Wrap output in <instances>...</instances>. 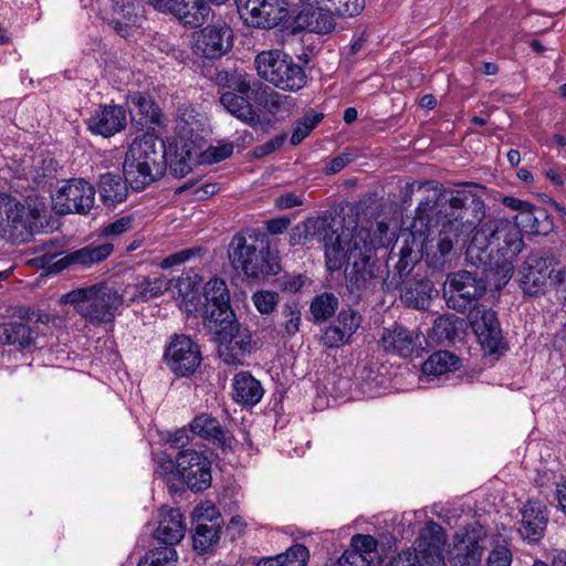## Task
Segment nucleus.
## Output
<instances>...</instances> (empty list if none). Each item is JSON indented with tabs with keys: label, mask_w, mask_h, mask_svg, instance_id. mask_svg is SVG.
I'll list each match as a JSON object with an SVG mask.
<instances>
[{
	"label": "nucleus",
	"mask_w": 566,
	"mask_h": 566,
	"mask_svg": "<svg viewBox=\"0 0 566 566\" xmlns=\"http://www.w3.org/2000/svg\"><path fill=\"white\" fill-rule=\"evenodd\" d=\"M484 217V202L468 189L441 195L434 206L421 202L410 226L407 245L400 250L399 275L409 272L419 254L429 266L441 270L451 261L453 247L467 237Z\"/></svg>",
	"instance_id": "obj_1"
},
{
	"label": "nucleus",
	"mask_w": 566,
	"mask_h": 566,
	"mask_svg": "<svg viewBox=\"0 0 566 566\" xmlns=\"http://www.w3.org/2000/svg\"><path fill=\"white\" fill-rule=\"evenodd\" d=\"M303 235L305 240L318 239L324 242L328 271H338L345 262L348 263L345 270L346 287L354 296L360 297L374 291L382 281L384 270L371 259L376 244L381 242L371 239L366 228H343L338 232L332 219L318 217L303 222Z\"/></svg>",
	"instance_id": "obj_2"
},
{
	"label": "nucleus",
	"mask_w": 566,
	"mask_h": 566,
	"mask_svg": "<svg viewBox=\"0 0 566 566\" xmlns=\"http://www.w3.org/2000/svg\"><path fill=\"white\" fill-rule=\"evenodd\" d=\"M524 247L521 229L512 221L500 219L479 229L467 248V261L493 274L501 289L514 273V261Z\"/></svg>",
	"instance_id": "obj_3"
},
{
	"label": "nucleus",
	"mask_w": 566,
	"mask_h": 566,
	"mask_svg": "<svg viewBox=\"0 0 566 566\" xmlns=\"http://www.w3.org/2000/svg\"><path fill=\"white\" fill-rule=\"evenodd\" d=\"M179 307L188 314H201L207 327H216L222 318L234 315L230 306V292L222 279L213 277L203 286L202 295L197 294L195 283L189 276H181L176 282Z\"/></svg>",
	"instance_id": "obj_4"
},
{
	"label": "nucleus",
	"mask_w": 566,
	"mask_h": 566,
	"mask_svg": "<svg viewBox=\"0 0 566 566\" xmlns=\"http://www.w3.org/2000/svg\"><path fill=\"white\" fill-rule=\"evenodd\" d=\"M165 146L154 135L145 134L129 145L123 169L134 190H144L166 171Z\"/></svg>",
	"instance_id": "obj_5"
},
{
	"label": "nucleus",
	"mask_w": 566,
	"mask_h": 566,
	"mask_svg": "<svg viewBox=\"0 0 566 566\" xmlns=\"http://www.w3.org/2000/svg\"><path fill=\"white\" fill-rule=\"evenodd\" d=\"M61 302L72 304L85 322L101 325L114 321L123 304V295L114 287L101 283L75 289L62 295Z\"/></svg>",
	"instance_id": "obj_6"
},
{
	"label": "nucleus",
	"mask_w": 566,
	"mask_h": 566,
	"mask_svg": "<svg viewBox=\"0 0 566 566\" xmlns=\"http://www.w3.org/2000/svg\"><path fill=\"white\" fill-rule=\"evenodd\" d=\"M229 259L237 271L252 279L276 274L281 269L277 255L271 251L269 243L251 235L233 237Z\"/></svg>",
	"instance_id": "obj_7"
},
{
	"label": "nucleus",
	"mask_w": 566,
	"mask_h": 566,
	"mask_svg": "<svg viewBox=\"0 0 566 566\" xmlns=\"http://www.w3.org/2000/svg\"><path fill=\"white\" fill-rule=\"evenodd\" d=\"M254 67L262 80L282 91L297 92L307 83L304 69L290 54L279 49L258 53Z\"/></svg>",
	"instance_id": "obj_8"
},
{
	"label": "nucleus",
	"mask_w": 566,
	"mask_h": 566,
	"mask_svg": "<svg viewBox=\"0 0 566 566\" xmlns=\"http://www.w3.org/2000/svg\"><path fill=\"white\" fill-rule=\"evenodd\" d=\"M208 328L217 337L220 358L228 365L242 364L245 355L252 349V335L237 322L235 315L222 318L216 327Z\"/></svg>",
	"instance_id": "obj_9"
},
{
	"label": "nucleus",
	"mask_w": 566,
	"mask_h": 566,
	"mask_svg": "<svg viewBox=\"0 0 566 566\" xmlns=\"http://www.w3.org/2000/svg\"><path fill=\"white\" fill-rule=\"evenodd\" d=\"M44 211L43 201L28 197L22 203L11 196L0 193V229L10 235H14L15 231L21 234L31 231Z\"/></svg>",
	"instance_id": "obj_10"
},
{
	"label": "nucleus",
	"mask_w": 566,
	"mask_h": 566,
	"mask_svg": "<svg viewBox=\"0 0 566 566\" xmlns=\"http://www.w3.org/2000/svg\"><path fill=\"white\" fill-rule=\"evenodd\" d=\"M447 536L436 522H428L420 531L412 551L399 554V562H411L413 566H447L442 555Z\"/></svg>",
	"instance_id": "obj_11"
},
{
	"label": "nucleus",
	"mask_w": 566,
	"mask_h": 566,
	"mask_svg": "<svg viewBox=\"0 0 566 566\" xmlns=\"http://www.w3.org/2000/svg\"><path fill=\"white\" fill-rule=\"evenodd\" d=\"M486 284L476 273L458 271L448 276L443 295L450 308L463 312L484 295Z\"/></svg>",
	"instance_id": "obj_12"
},
{
	"label": "nucleus",
	"mask_w": 566,
	"mask_h": 566,
	"mask_svg": "<svg viewBox=\"0 0 566 566\" xmlns=\"http://www.w3.org/2000/svg\"><path fill=\"white\" fill-rule=\"evenodd\" d=\"M53 209L60 213H88L95 203V188L84 179H71L52 196Z\"/></svg>",
	"instance_id": "obj_13"
},
{
	"label": "nucleus",
	"mask_w": 566,
	"mask_h": 566,
	"mask_svg": "<svg viewBox=\"0 0 566 566\" xmlns=\"http://www.w3.org/2000/svg\"><path fill=\"white\" fill-rule=\"evenodd\" d=\"M486 530L471 524L455 533L450 562L452 566H480L485 548Z\"/></svg>",
	"instance_id": "obj_14"
},
{
	"label": "nucleus",
	"mask_w": 566,
	"mask_h": 566,
	"mask_svg": "<svg viewBox=\"0 0 566 566\" xmlns=\"http://www.w3.org/2000/svg\"><path fill=\"white\" fill-rule=\"evenodd\" d=\"M164 359L177 376L192 375L201 363L199 346L186 335H175L167 344Z\"/></svg>",
	"instance_id": "obj_15"
},
{
	"label": "nucleus",
	"mask_w": 566,
	"mask_h": 566,
	"mask_svg": "<svg viewBox=\"0 0 566 566\" xmlns=\"http://www.w3.org/2000/svg\"><path fill=\"white\" fill-rule=\"evenodd\" d=\"M180 479L192 491L200 492L211 485V462L203 452L184 449L178 453Z\"/></svg>",
	"instance_id": "obj_16"
},
{
	"label": "nucleus",
	"mask_w": 566,
	"mask_h": 566,
	"mask_svg": "<svg viewBox=\"0 0 566 566\" xmlns=\"http://www.w3.org/2000/svg\"><path fill=\"white\" fill-rule=\"evenodd\" d=\"M471 327L481 346L489 353L497 352L503 343L502 332L495 312L475 307L469 315Z\"/></svg>",
	"instance_id": "obj_17"
},
{
	"label": "nucleus",
	"mask_w": 566,
	"mask_h": 566,
	"mask_svg": "<svg viewBox=\"0 0 566 566\" xmlns=\"http://www.w3.org/2000/svg\"><path fill=\"white\" fill-rule=\"evenodd\" d=\"M113 250L114 245L112 243H103L98 245L90 244L66 254L55 255L52 258L55 259V261L52 263H49L48 261L46 265L50 271L55 273L61 272L71 265L88 268L106 260L112 254Z\"/></svg>",
	"instance_id": "obj_18"
},
{
	"label": "nucleus",
	"mask_w": 566,
	"mask_h": 566,
	"mask_svg": "<svg viewBox=\"0 0 566 566\" xmlns=\"http://www.w3.org/2000/svg\"><path fill=\"white\" fill-rule=\"evenodd\" d=\"M232 32L224 22L207 25L195 35V48L207 59L223 55L231 48Z\"/></svg>",
	"instance_id": "obj_19"
},
{
	"label": "nucleus",
	"mask_w": 566,
	"mask_h": 566,
	"mask_svg": "<svg viewBox=\"0 0 566 566\" xmlns=\"http://www.w3.org/2000/svg\"><path fill=\"white\" fill-rule=\"evenodd\" d=\"M293 6L300 8L295 17V27L300 30L326 34L332 32L335 27L334 14L323 4H304L296 0H289Z\"/></svg>",
	"instance_id": "obj_20"
},
{
	"label": "nucleus",
	"mask_w": 566,
	"mask_h": 566,
	"mask_svg": "<svg viewBox=\"0 0 566 566\" xmlns=\"http://www.w3.org/2000/svg\"><path fill=\"white\" fill-rule=\"evenodd\" d=\"M421 338L422 335L417 331H409L400 325H394L384 329L380 345L386 352L401 357H409L418 347H421Z\"/></svg>",
	"instance_id": "obj_21"
},
{
	"label": "nucleus",
	"mask_w": 566,
	"mask_h": 566,
	"mask_svg": "<svg viewBox=\"0 0 566 566\" xmlns=\"http://www.w3.org/2000/svg\"><path fill=\"white\" fill-rule=\"evenodd\" d=\"M126 126V112L122 106L103 105L87 119L91 133L109 137L124 129Z\"/></svg>",
	"instance_id": "obj_22"
},
{
	"label": "nucleus",
	"mask_w": 566,
	"mask_h": 566,
	"mask_svg": "<svg viewBox=\"0 0 566 566\" xmlns=\"http://www.w3.org/2000/svg\"><path fill=\"white\" fill-rule=\"evenodd\" d=\"M172 286V280L165 275L138 276L135 282L127 284L124 293L130 302H151L161 297Z\"/></svg>",
	"instance_id": "obj_23"
},
{
	"label": "nucleus",
	"mask_w": 566,
	"mask_h": 566,
	"mask_svg": "<svg viewBox=\"0 0 566 566\" xmlns=\"http://www.w3.org/2000/svg\"><path fill=\"white\" fill-rule=\"evenodd\" d=\"M360 323L361 317L357 312L353 310L342 311L336 321L325 329L322 337L324 345L334 348L348 343Z\"/></svg>",
	"instance_id": "obj_24"
},
{
	"label": "nucleus",
	"mask_w": 566,
	"mask_h": 566,
	"mask_svg": "<svg viewBox=\"0 0 566 566\" xmlns=\"http://www.w3.org/2000/svg\"><path fill=\"white\" fill-rule=\"evenodd\" d=\"M186 533V524L179 509L161 506L159 510L158 527L155 537L166 544L164 547H172L179 543Z\"/></svg>",
	"instance_id": "obj_25"
},
{
	"label": "nucleus",
	"mask_w": 566,
	"mask_h": 566,
	"mask_svg": "<svg viewBox=\"0 0 566 566\" xmlns=\"http://www.w3.org/2000/svg\"><path fill=\"white\" fill-rule=\"evenodd\" d=\"M554 269L551 261L543 258L530 259L522 272L521 285L526 294H537L549 280Z\"/></svg>",
	"instance_id": "obj_26"
},
{
	"label": "nucleus",
	"mask_w": 566,
	"mask_h": 566,
	"mask_svg": "<svg viewBox=\"0 0 566 566\" xmlns=\"http://www.w3.org/2000/svg\"><path fill=\"white\" fill-rule=\"evenodd\" d=\"M547 514L545 506L537 501H528L522 509L520 534L531 541H538L546 527Z\"/></svg>",
	"instance_id": "obj_27"
},
{
	"label": "nucleus",
	"mask_w": 566,
	"mask_h": 566,
	"mask_svg": "<svg viewBox=\"0 0 566 566\" xmlns=\"http://www.w3.org/2000/svg\"><path fill=\"white\" fill-rule=\"evenodd\" d=\"M264 395L261 382L249 371H240L232 379V398L242 406H255Z\"/></svg>",
	"instance_id": "obj_28"
},
{
	"label": "nucleus",
	"mask_w": 566,
	"mask_h": 566,
	"mask_svg": "<svg viewBox=\"0 0 566 566\" xmlns=\"http://www.w3.org/2000/svg\"><path fill=\"white\" fill-rule=\"evenodd\" d=\"M127 179L119 175L107 172L99 177L98 191L103 203L107 207L123 202L128 195Z\"/></svg>",
	"instance_id": "obj_29"
},
{
	"label": "nucleus",
	"mask_w": 566,
	"mask_h": 566,
	"mask_svg": "<svg viewBox=\"0 0 566 566\" xmlns=\"http://www.w3.org/2000/svg\"><path fill=\"white\" fill-rule=\"evenodd\" d=\"M176 18L186 27L197 28L202 25L211 12L210 3L206 0H180Z\"/></svg>",
	"instance_id": "obj_30"
},
{
	"label": "nucleus",
	"mask_w": 566,
	"mask_h": 566,
	"mask_svg": "<svg viewBox=\"0 0 566 566\" xmlns=\"http://www.w3.org/2000/svg\"><path fill=\"white\" fill-rule=\"evenodd\" d=\"M459 358L447 350L431 354L421 366L423 377L428 379L441 377L459 368Z\"/></svg>",
	"instance_id": "obj_31"
},
{
	"label": "nucleus",
	"mask_w": 566,
	"mask_h": 566,
	"mask_svg": "<svg viewBox=\"0 0 566 566\" xmlns=\"http://www.w3.org/2000/svg\"><path fill=\"white\" fill-rule=\"evenodd\" d=\"M127 103L130 107L133 119H135L136 116H139L137 120L142 126L155 124L158 122L159 109L154 101L144 93L135 92L129 94L127 97Z\"/></svg>",
	"instance_id": "obj_32"
},
{
	"label": "nucleus",
	"mask_w": 566,
	"mask_h": 566,
	"mask_svg": "<svg viewBox=\"0 0 566 566\" xmlns=\"http://www.w3.org/2000/svg\"><path fill=\"white\" fill-rule=\"evenodd\" d=\"M286 17V9L282 0H264L259 11L251 19V27L271 29L277 25Z\"/></svg>",
	"instance_id": "obj_33"
},
{
	"label": "nucleus",
	"mask_w": 566,
	"mask_h": 566,
	"mask_svg": "<svg viewBox=\"0 0 566 566\" xmlns=\"http://www.w3.org/2000/svg\"><path fill=\"white\" fill-rule=\"evenodd\" d=\"M190 431L203 439L227 444L228 433L222 429L219 421L206 413L197 416L190 423Z\"/></svg>",
	"instance_id": "obj_34"
},
{
	"label": "nucleus",
	"mask_w": 566,
	"mask_h": 566,
	"mask_svg": "<svg viewBox=\"0 0 566 566\" xmlns=\"http://www.w3.org/2000/svg\"><path fill=\"white\" fill-rule=\"evenodd\" d=\"M220 103L231 115L240 120L250 125L258 122L256 112L247 97L228 91L220 96Z\"/></svg>",
	"instance_id": "obj_35"
},
{
	"label": "nucleus",
	"mask_w": 566,
	"mask_h": 566,
	"mask_svg": "<svg viewBox=\"0 0 566 566\" xmlns=\"http://www.w3.org/2000/svg\"><path fill=\"white\" fill-rule=\"evenodd\" d=\"M432 291L430 281L415 280L405 286L401 298L410 307L426 310L430 305Z\"/></svg>",
	"instance_id": "obj_36"
},
{
	"label": "nucleus",
	"mask_w": 566,
	"mask_h": 566,
	"mask_svg": "<svg viewBox=\"0 0 566 566\" xmlns=\"http://www.w3.org/2000/svg\"><path fill=\"white\" fill-rule=\"evenodd\" d=\"M166 160L170 172L178 178L185 177L197 164H200L199 151L187 144L178 147Z\"/></svg>",
	"instance_id": "obj_37"
},
{
	"label": "nucleus",
	"mask_w": 566,
	"mask_h": 566,
	"mask_svg": "<svg viewBox=\"0 0 566 566\" xmlns=\"http://www.w3.org/2000/svg\"><path fill=\"white\" fill-rule=\"evenodd\" d=\"M308 557L306 546L295 544L283 554L260 559L256 566H305Z\"/></svg>",
	"instance_id": "obj_38"
},
{
	"label": "nucleus",
	"mask_w": 566,
	"mask_h": 566,
	"mask_svg": "<svg viewBox=\"0 0 566 566\" xmlns=\"http://www.w3.org/2000/svg\"><path fill=\"white\" fill-rule=\"evenodd\" d=\"M32 339V331L25 323L12 322L0 325V342L3 344L27 347Z\"/></svg>",
	"instance_id": "obj_39"
},
{
	"label": "nucleus",
	"mask_w": 566,
	"mask_h": 566,
	"mask_svg": "<svg viewBox=\"0 0 566 566\" xmlns=\"http://www.w3.org/2000/svg\"><path fill=\"white\" fill-rule=\"evenodd\" d=\"M304 4L327 6L338 17H356L365 9V0H296Z\"/></svg>",
	"instance_id": "obj_40"
},
{
	"label": "nucleus",
	"mask_w": 566,
	"mask_h": 566,
	"mask_svg": "<svg viewBox=\"0 0 566 566\" xmlns=\"http://www.w3.org/2000/svg\"><path fill=\"white\" fill-rule=\"evenodd\" d=\"M221 526L218 524H197L192 536L193 547L199 553H207L219 541Z\"/></svg>",
	"instance_id": "obj_41"
},
{
	"label": "nucleus",
	"mask_w": 566,
	"mask_h": 566,
	"mask_svg": "<svg viewBox=\"0 0 566 566\" xmlns=\"http://www.w3.org/2000/svg\"><path fill=\"white\" fill-rule=\"evenodd\" d=\"M338 307V298L333 293L316 296L311 304V313L315 322H323L334 315Z\"/></svg>",
	"instance_id": "obj_42"
},
{
	"label": "nucleus",
	"mask_w": 566,
	"mask_h": 566,
	"mask_svg": "<svg viewBox=\"0 0 566 566\" xmlns=\"http://www.w3.org/2000/svg\"><path fill=\"white\" fill-rule=\"evenodd\" d=\"M262 105L269 113L276 115L293 111L295 102L289 95L270 90L269 92H265Z\"/></svg>",
	"instance_id": "obj_43"
},
{
	"label": "nucleus",
	"mask_w": 566,
	"mask_h": 566,
	"mask_svg": "<svg viewBox=\"0 0 566 566\" xmlns=\"http://www.w3.org/2000/svg\"><path fill=\"white\" fill-rule=\"evenodd\" d=\"M177 552L172 547H157L149 551L138 566H175Z\"/></svg>",
	"instance_id": "obj_44"
},
{
	"label": "nucleus",
	"mask_w": 566,
	"mask_h": 566,
	"mask_svg": "<svg viewBox=\"0 0 566 566\" xmlns=\"http://www.w3.org/2000/svg\"><path fill=\"white\" fill-rule=\"evenodd\" d=\"M113 3L114 14L115 17L112 19V22L115 24V29L122 33L126 34V27H123L120 21H132L133 17L136 15L135 0H111Z\"/></svg>",
	"instance_id": "obj_45"
},
{
	"label": "nucleus",
	"mask_w": 566,
	"mask_h": 566,
	"mask_svg": "<svg viewBox=\"0 0 566 566\" xmlns=\"http://www.w3.org/2000/svg\"><path fill=\"white\" fill-rule=\"evenodd\" d=\"M323 114L316 112H308L300 122L295 124L291 136V144H301L313 128L322 120Z\"/></svg>",
	"instance_id": "obj_46"
},
{
	"label": "nucleus",
	"mask_w": 566,
	"mask_h": 566,
	"mask_svg": "<svg viewBox=\"0 0 566 566\" xmlns=\"http://www.w3.org/2000/svg\"><path fill=\"white\" fill-rule=\"evenodd\" d=\"M193 524H218L221 526L222 518L218 509L210 502L198 504L192 513Z\"/></svg>",
	"instance_id": "obj_47"
},
{
	"label": "nucleus",
	"mask_w": 566,
	"mask_h": 566,
	"mask_svg": "<svg viewBox=\"0 0 566 566\" xmlns=\"http://www.w3.org/2000/svg\"><path fill=\"white\" fill-rule=\"evenodd\" d=\"M155 473L167 482H175L180 479L178 455L176 457V460H172L167 455L159 457Z\"/></svg>",
	"instance_id": "obj_48"
},
{
	"label": "nucleus",
	"mask_w": 566,
	"mask_h": 566,
	"mask_svg": "<svg viewBox=\"0 0 566 566\" xmlns=\"http://www.w3.org/2000/svg\"><path fill=\"white\" fill-rule=\"evenodd\" d=\"M233 153L231 144L210 146L205 151L199 153L200 164H216L229 158Z\"/></svg>",
	"instance_id": "obj_49"
},
{
	"label": "nucleus",
	"mask_w": 566,
	"mask_h": 566,
	"mask_svg": "<svg viewBox=\"0 0 566 566\" xmlns=\"http://www.w3.org/2000/svg\"><path fill=\"white\" fill-rule=\"evenodd\" d=\"M282 314L285 318L284 329L289 336L295 335L300 331L301 311L296 303H287L284 305Z\"/></svg>",
	"instance_id": "obj_50"
},
{
	"label": "nucleus",
	"mask_w": 566,
	"mask_h": 566,
	"mask_svg": "<svg viewBox=\"0 0 566 566\" xmlns=\"http://www.w3.org/2000/svg\"><path fill=\"white\" fill-rule=\"evenodd\" d=\"M252 301L261 314H270L277 305V294L271 291H259L253 294Z\"/></svg>",
	"instance_id": "obj_51"
},
{
	"label": "nucleus",
	"mask_w": 566,
	"mask_h": 566,
	"mask_svg": "<svg viewBox=\"0 0 566 566\" xmlns=\"http://www.w3.org/2000/svg\"><path fill=\"white\" fill-rule=\"evenodd\" d=\"M514 224L517 228H523L524 230L538 234L541 233L538 217L535 214L534 207L530 203L528 209L523 210V213H518L515 217Z\"/></svg>",
	"instance_id": "obj_52"
},
{
	"label": "nucleus",
	"mask_w": 566,
	"mask_h": 566,
	"mask_svg": "<svg viewBox=\"0 0 566 566\" xmlns=\"http://www.w3.org/2000/svg\"><path fill=\"white\" fill-rule=\"evenodd\" d=\"M353 551L349 553H359L361 556L376 549L377 542L371 535L357 534L352 538Z\"/></svg>",
	"instance_id": "obj_53"
},
{
	"label": "nucleus",
	"mask_w": 566,
	"mask_h": 566,
	"mask_svg": "<svg viewBox=\"0 0 566 566\" xmlns=\"http://www.w3.org/2000/svg\"><path fill=\"white\" fill-rule=\"evenodd\" d=\"M512 554L506 546H497L489 555L488 566H511Z\"/></svg>",
	"instance_id": "obj_54"
},
{
	"label": "nucleus",
	"mask_w": 566,
	"mask_h": 566,
	"mask_svg": "<svg viewBox=\"0 0 566 566\" xmlns=\"http://www.w3.org/2000/svg\"><path fill=\"white\" fill-rule=\"evenodd\" d=\"M453 317L439 316L434 319L433 331L440 337L451 338L454 334L455 327L453 325Z\"/></svg>",
	"instance_id": "obj_55"
},
{
	"label": "nucleus",
	"mask_w": 566,
	"mask_h": 566,
	"mask_svg": "<svg viewBox=\"0 0 566 566\" xmlns=\"http://www.w3.org/2000/svg\"><path fill=\"white\" fill-rule=\"evenodd\" d=\"M191 255H193L192 250H182L166 256L165 259L161 260L159 265L161 269H169L176 265H180L187 262Z\"/></svg>",
	"instance_id": "obj_56"
},
{
	"label": "nucleus",
	"mask_w": 566,
	"mask_h": 566,
	"mask_svg": "<svg viewBox=\"0 0 566 566\" xmlns=\"http://www.w3.org/2000/svg\"><path fill=\"white\" fill-rule=\"evenodd\" d=\"M303 203V196L293 192H285L275 199V207L281 210L298 207Z\"/></svg>",
	"instance_id": "obj_57"
},
{
	"label": "nucleus",
	"mask_w": 566,
	"mask_h": 566,
	"mask_svg": "<svg viewBox=\"0 0 566 566\" xmlns=\"http://www.w3.org/2000/svg\"><path fill=\"white\" fill-rule=\"evenodd\" d=\"M132 223H133L132 218H129V217L120 218V219L109 223L108 226H106L103 229V233L105 235H119V234L126 232L127 230H129L132 227Z\"/></svg>",
	"instance_id": "obj_58"
},
{
	"label": "nucleus",
	"mask_w": 566,
	"mask_h": 566,
	"mask_svg": "<svg viewBox=\"0 0 566 566\" xmlns=\"http://www.w3.org/2000/svg\"><path fill=\"white\" fill-rule=\"evenodd\" d=\"M338 566H370V562L359 553H344L338 559Z\"/></svg>",
	"instance_id": "obj_59"
},
{
	"label": "nucleus",
	"mask_w": 566,
	"mask_h": 566,
	"mask_svg": "<svg viewBox=\"0 0 566 566\" xmlns=\"http://www.w3.org/2000/svg\"><path fill=\"white\" fill-rule=\"evenodd\" d=\"M352 160V156L349 154H342L332 160L326 165L324 168V172L326 175H334L342 169H344Z\"/></svg>",
	"instance_id": "obj_60"
},
{
	"label": "nucleus",
	"mask_w": 566,
	"mask_h": 566,
	"mask_svg": "<svg viewBox=\"0 0 566 566\" xmlns=\"http://www.w3.org/2000/svg\"><path fill=\"white\" fill-rule=\"evenodd\" d=\"M180 0H149L155 10L163 13H170L174 17L180 6Z\"/></svg>",
	"instance_id": "obj_61"
},
{
	"label": "nucleus",
	"mask_w": 566,
	"mask_h": 566,
	"mask_svg": "<svg viewBox=\"0 0 566 566\" xmlns=\"http://www.w3.org/2000/svg\"><path fill=\"white\" fill-rule=\"evenodd\" d=\"M231 86L242 96L244 95V97H249V94L252 91L251 81L247 75H238L232 78Z\"/></svg>",
	"instance_id": "obj_62"
},
{
	"label": "nucleus",
	"mask_w": 566,
	"mask_h": 566,
	"mask_svg": "<svg viewBox=\"0 0 566 566\" xmlns=\"http://www.w3.org/2000/svg\"><path fill=\"white\" fill-rule=\"evenodd\" d=\"M285 139V134L277 135L274 138L270 139L259 148L260 155H269L271 153H274L284 144Z\"/></svg>",
	"instance_id": "obj_63"
},
{
	"label": "nucleus",
	"mask_w": 566,
	"mask_h": 566,
	"mask_svg": "<svg viewBox=\"0 0 566 566\" xmlns=\"http://www.w3.org/2000/svg\"><path fill=\"white\" fill-rule=\"evenodd\" d=\"M189 432L190 431V428L187 429V428H181L179 430H177L170 438V443L175 447V448H184L185 446H187L190 441V437H189Z\"/></svg>",
	"instance_id": "obj_64"
}]
</instances>
